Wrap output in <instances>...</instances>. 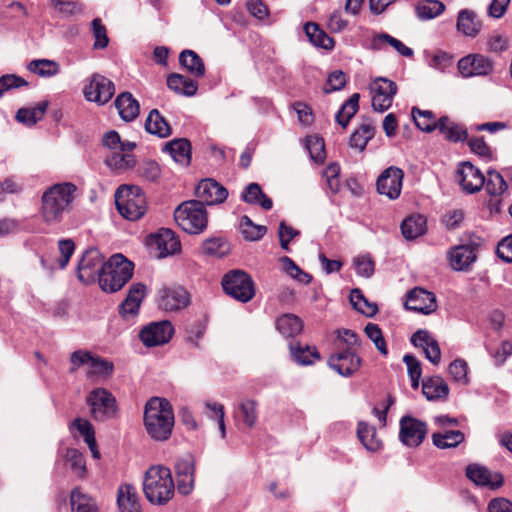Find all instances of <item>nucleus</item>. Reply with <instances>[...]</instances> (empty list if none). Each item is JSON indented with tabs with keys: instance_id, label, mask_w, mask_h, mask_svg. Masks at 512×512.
<instances>
[{
	"instance_id": "obj_1",
	"label": "nucleus",
	"mask_w": 512,
	"mask_h": 512,
	"mask_svg": "<svg viewBox=\"0 0 512 512\" xmlns=\"http://www.w3.org/2000/svg\"><path fill=\"white\" fill-rule=\"evenodd\" d=\"M144 427L155 441H166L174 427V413L170 402L165 398L152 397L144 407Z\"/></svg>"
},
{
	"instance_id": "obj_2",
	"label": "nucleus",
	"mask_w": 512,
	"mask_h": 512,
	"mask_svg": "<svg viewBox=\"0 0 512 512\" xmlns=\"http://www.w3.org/2000/svg\"><path fill=\"white\" fill-rule=\"evenodd\" d=\"M77 190L75 184L64 182L54 184L46 189L41 197L40 212L47 224H57L70 210Z\"/></svg>"
},
{
	"instance_id": "obj_3",
	"label": "nucleus",
	"mask_w": 512,
	"mask_h": 512,
	"mask_svg": "<svg viewBox=\"0 0 512 512\" xmlns=\"http://www.w3.org/2000/svg\"><path fill=\"white\" fill-rule=\"evenodd\" d=\"M174 482L170 469L164 466H152L145 473L143 491L152 504L167 503L174 495Z\"/></svg>"
},
{
	"instance_id": "obj_4",
	"label": "nucleus",
	"mask_w": 512,
	"mask_h": 512,
	"mask_svg": "<svg viewBox=\"0 0 512 512\" xmlns=\"http://www.w3.org/2000/svg\"><path fill=\"white\" fill-rule=\"evenodd\" d=\"M134 264L122 254L112 255L102 266V273L98 280L101 289L114 293L121 290L132 278Z\"/></svg>"
},
{
	"instance_id": "obj_5",
	"label": "nucleus",
	"mask_w": 512,
	"mask_h": 512,
	"mask_svg": "<svg viewBox=\"0 0 512 512\" xmlns=\"http://www.w3.org/2000/svg\"><path fill=\"white\" fill-rule=\"evenodd\" d=\"M115 204L118 212L130 221L140 219L146 212V198L137 186H120L115 193Z\"/></svg>"
},
{
	"instance_id": "obj_6",
	"label": "nucleus",
	"mask_w": 512,
	"mask_h": 512,
	"mask_svg": "<svg viewBox=\"0 0 512 512\" xmlns=\"http://www.w3.org/2000/svg\"><path fill=\"white\" fill-rule=\"evenodd\" d=\"M174 219L183 231L199 234L207 226V211L201 201L189 200L175 209Z\"/></svg>"
},
{
	"instance_id": "obj_7",
	"label": "nucleus",
	"mask_w": 512,
	"mask_h": 512,
	"mask_svg": "<svg viewBox=\"0 0 512 512\" xmlns=\"http://www.w3.org/2000/svg\"><path fill=\"white\" fill-rule=\"evenodd\" d=\"M224 292L234 299L247 302L254 295V283L251 277L241 270H232L222 278Z\"/></svg>"
},
{
	"instance_id": "obj_8",
	"label": "nucleus",
	"mask_w": 512,
	"mask_h": 512,
	"mask_svg": "<svg viewBox=\"0 0 512 512\" xmlns=\"http://www.w3.org/2000/svg\"><path fill=\"white\" fill-rule=\"evenodd\" d=\"M86 400L94 420L103 422L116 415V399L108 390L95 388L88 394Z\"/></svg>"
},
{
	"instance_id": "obj_9",
	"label": "nucleus",
	"mask_w": 512,
	"mask_h": 512,
	"mask_svg": "<svg viewBox=\"0 0 512 512\" xmlns=\"http://www.w3.org/2000/svg\"><path fill=\"white\" fill-rule=\"evenodd\" d=\"M372 96V107L377 112H385L393 102L397 93V85L394 81L384 77L374 79L369 85Z\"/></svg>"
},
{
	"instance_id": "obj_10",
	"label": "nucleus",
	"mask_w": 512,
	"mask_h": 512,
	"mask_svg": "<svg viewBox=\"0 0 512 512\" xmlns=\"http://www.w3.org/2000/svg\"><path fill=\"white\" fill-rule=\"evenodd\" d=\"M427 424L412 416L400 419L399 439L407 447H418L426 438Z\"/></svg>"
},
{
	"instance_id": "obj_11",
	"label": "nucleus",
	"mask_w": 512,
	"mask_h": 512,
	"mask_svg": "<svg viewBox=\"0 0 512 512\" xmlns=\"http://www.w3.org/2000/svg\"><path fill=\"white\" fill-rule=\"evenodd\" d=\"M174 334L170 321L152 322L140 330L139 337L146 347H155L168 343Z\"/></svg>"
},
{
	"instance_id": "obj_12",
	"label": "nucleus",
	"mask_w": 512,
	"mask_h": 512,
	"mask_svg": "<svg viewBox=\"0 0 512 512\" xmlns=\"http://www.w3.org/2000/svg\"><path fill=\"white\" fill-rule=\"evenodd\" d=\"M457 67L464 78L487 76L493 72L494 62L483 54L474 53L462 57Z\"/></svg>"
},
{
	"instance_id": "obj_13",
	"label": "nucleus",
	"mask_w": 512,
	"mask_h": 512,
	"mask_svg": "<svg viewBox=\"0 0 512 512\" xmlns=\"http://www.w3.org/2000/svg\"><path fill=\"white\" fill-rule=\"evenodd\" d=\"M104 263V258L98 249L86 250L78 264V279L84 283L94 282L96 278L99 280Z\"/></svg>"
},
{
	"instance_id": "obj_14",
	"label": "nucleus",
	"mask_w": 512,
	"mask_h": 512,
	"mask_svg": "<svg viewBox=\"0 0 512 512\" xmlns=\"http://www.w3.org/2000/svg\"><path fill=\"white\" fill-rule=\"evenodd\" d=\"M404 172L402 169L390 166L386 168L378 177L376 186L381 195H385L390 200L399 198L402 190Z\"/></svg>"
},
{
	"instance_id": "obj_15",
	"label": "nucleus",
	"mask_w": 512,
	"mask_h": 512,
	"mask_svg": "<svg viewBox=\"0 0 512 512\" xmlns=\"http://www.w3.org/2000/svg\"><path fill=\"white\" fill-rule=\"evenodd\" d=\"M83 93L88 101L103 105L113 97L115 86L110 79L100 74H93L89 84L84 87Z\"/></svg>"
},
{
	"instance_id": "obj_16",
	"label": "nucleus",
	"mask_w": 512,
	"mask_h": 512,
	"mask_svg": "<svg viewBox=\"0 0 512 512\" xmlns=\"http://www.w3.org/2000/svg\"><path fill=\"white\" fill-rule=\"evenodd\" d=\"M195 194L196 201H201L203 206L216 205L227 199L228 190L214 179H204L197 185Z\"/></svg>"
},
{
	"instance_id": "obj_17",
	"label": "nucleus",
	"mask_w": 512,
	"mask_h": 512,
	"mask_svg": "<svg viewBox=\"0 0 512 512\" xmlns=\"http://www.w3.org/2000/svg\"><path fill=\"white\" fill-rule=\"evenodd\" d=\"M158 303L165 311H179L190 304V294L181 286L165 287L159 291Z\"/></svg>"
},
{
	"instance_id": "obj_18",
	"label": "nucleus",
	"mask_w": 512,
	"mask_h": 512,
	"mask_svg": "<svg viewBox=\"0 0 512 512\" xmlns=\"http://www.w3.org/2000/svg\"><path fill=\"white\" fill-rule=\"evenodd\" d=\"M456 181L462 189L469 193L479 191L485 184V177L482 172L470 162H463L456 172Z\"/></svg>"
},
{
	"instance_id": "obj_19",
	"label": "nucleus",
	"mask_w": 512,
	"mask_h": 512,
	"mask_svg": "<svg viewBox=\"0 0 512 512\" xmlns=\"http://www.w3.org/2000/svg\"><path fill=\"white\" fill-rule=\"evenodd\" d=\"M405 307L418 313L430 314L437 309L436 296L433 292L416 287L408 293Z\"/></svg>"
},
{
	"instance_id": "obj_20",
	"label": "nucleus",
	"mask_w": 512,
	"mask_h": 512,
	"mask_svg": "<svg viewBox=\"0 0 512 512\" xmlns=\"http://www.w3.org/2000/svg\"><path fill=\"white\" fill-rule=\"evenodd\" d=\"M466 476L476 485L495 490L503 485V476L498 472H491L486 467L471 464L466 468Z\"/></svg>"
},
{
	"instance_id": "obj_21",
	"label": "nucleus",
	"mask_w": 512,
	"mask_h": 512,
	"mask_svg": "<svg viewBox=\"0 0 512 512\" xmlns=\"http://www.w3.org/2000/svg\"><path fill=\"white\" fill-rule=\"evenodd\" d=\"M361 359L350 349L332 354L328 359V365L342 376H350L358 370Z\"/></svg>"
},
{
	"instance_id": "obj_22",
	"label": "nucleus",
	"mask_w": 512,
	"mask_h": 512,
	"mask_svg": "<svg viewBox=\"0 0 512 512\" xmlns=\"http://www.w3.org/2000/svg\"><path fill=\"white\" fill-rule=\"evenodd\" d=\"M411 342L415 347H419L425 353L426 358L433 363L438 365L441 360V350L438 342L427 330H418L412 337Z\"/></svg>"
},
{
	"instance_id": "obj_23",
	"label": "nucleus",
	"mask_w": 512,
	"mask_h": 512,
	"mask_svg": "<svg viewBox=\"0 0 512 512\" xmlns=\"http://www.w3.org/2000/svg\"><path fill=\"white\" fill-rule=\"evenodd\" d=\"M448 257L453 270L467 271L477 256L475 247L465 244L450 249Z\"/></svg>"
},
{
	"instance_id": "obj_24",
	"label": "nucleus",
	"mask_w": 512,
	"mask_h": 512,
	"mask_svg": "<svg viewBox=\"0 0 512 512\" xmlns=\"http://www.w3.org/2000/svg\"><path fill=\"white\" fill-rule=\"evenodd\" d=\"M151 238V244L157 247L160 257H166L180 251V241L170 229L162 228L158 233L152 235Z\"/></svg>"
},
{
	"instance_id": "obj_25",
	"label": "nucleus",
	"mask_w": 512,
	"mask_h": 512,
	"mask_svg": "<svg viewBox=\"0 0 512 512\" xmlns=\"http://www.w3.org/2000/svg\"><path fill=\"white\" fill-rule=\"evenodd\" d=\"M145 293L146 286L144 284H133L129 289L127 297L119 307L120 314L123 317H133L137 315Z\"/></svg>"
},
{
	"instance_id": "obj_26",
	"label": "nucleus",
	"mask_w": 512,
	"mask_h": 512,
	"mask_svg": "<svg viewBox=\"0 0 512 512\" xmlns=\"http://www.w3.org/2000/svg\"><path fill=\"white\" fill-rule=\"evenodd\" d=\"M117 505L121 512H141L136 488L132 484H123L118 488Z\"/></svg>"
},
{
	"instance_id": "obj_27",
	"label": "nucleus",
	"mask_w": 512,
	"mask_h": 512,
	"mask_svg": "<svg viewBox=\"0 0 512 512\" xmlns=\"http://www.w3.org/2000/svg\"><path fill=\"white\" fill-rule=\"evenodd\" d=\"M482 28V22L475 12L469 9L459 11L457 17V29L468 37H475Z\"/></svg>"
},
{
	"instance_id": "obj_28",
	"label": "nucleus",
	"mask_w": 512,
	"mask_h": 512,
	"mask_svg": "<svg viewBox=\"0 0 512 512\" xmlns=\"http://www.w3.org/2000/svg\"><path fill=\"white\" fill-rule=\"evenodd\" d=\"M165 151H168L173 160L185 167L191 162V144L185 138L174 139L165 144Z\"/></svg>"
},
{
	"instance_id": "obj_29",
	"label": "nucleus",
	"mask_w": 512,
	"mask_h": 512,
	"mask_svg": "<svg viewBox=\"0 0 512 512\" xmlns=\"http://www.w3.org/2000/svg\"><path fill=\"white\" fill-rule=\"evenodd\" d=\"M115 106L119 116L126 122L133 121L139 115V103L130 92L119 94Z\"/></svg>"
},
{
	"instance_id": "obj_30",
	"label": "nucleus",
	"mask_w": 512,
	"mask_h": 512,
	"mask_svg": "<svg viewBox=\"0 0 512 512\" xmlns=\"http://www.w3.org/2000/svg\"><path fill=\"white\" fill-rule=\"evenodd\" d=\"M422 393L429 401L445 399L449 394V387L440 376H433L423 380Z\"/></svg>"
},
{
	"instance_id": "obj_31",
	"label": "nucleus",
	"mask_w": 512,
	"mask_h": 512,
	"mask_svg": "<svg viewBox=\"0 0 512 512\" xmlns=\"http://www.w3.org/2000/svg\"><path fill=\"white\" fill-rule=\"evenodd\" d=\"M167 86L175 93L187 97L194 96L198 90L196 81L178 73H172L167 77Z\"/></svg>"
},
{
	"instance_id": "obj_32",
	"label": "nucleus",
	"mask_w": 512,
	"mask_h": 512,
	"mask_svg": "<svg viewBox=\"0 0 512 512\" xmlns=\"http://www.w3.org/2000/svg\"><path fill=\"white\" fill-rule=\"evenodd\" d=\"M427 229L426 218L420 214L410 215L401 223V232L405 239L414 240L422 236Z\"/></svg>"
},
{
	"instance_id": "obj_33",
	"label": "nucleus",
	"mask_w": 512,
	"mask_h": 512,
	"mask_svg": "<svg viewBox=\"0 0 512 512\" xmlns=\"http://www.w3.org/2000/svg\"><path fill=\"white\" fill-rule=\"evenodd\" d=\"M438 130L445 139L452 142L464 141L468 138L466 128L462 124L452 121L447 116L438 119Z\"/></svg>"
},
{
	"instance_id": "obj_34",
	"label": "nucleus",
	"mask_w": 512,
	"mask_h": 512,
	"mask_svg": "<svg viewBox=\"0 0 512 512\" xmlns=\"http://www.w3.org/2000/svg\"><path fill=\"white\" fill-rule=\"evenodd\" d=\"M289 349L293 360L299 365H312L320 359V354L315 346L291 343Z\"/></svg>"
},
{
	"instance_id": "obj_35",
	"label": "nucleus",
	"mask_w": 512,
	"mask_h": 512,
	"mask_svg": "<svg viewBox=\"0 0 512 512\" xmlns=\"http://www.w3.org/2000/svg\"><path fill=\"white\" fill-rule=\"evenodd\" d=\"M145 130L159 138H166L172 133L169 123L157 109L151 110L148 114L145 121Z\"/></svg>"
},
{
	"instance_id": "obj_36",
	"label": "nucleus",
	"mask_w": 512,
	"mask_h": 512,
	"mask_svg": "<svg viewBox=\"0 0 512 512\" xmlns=\"http://www.w3.org/2000/svg\"><path fill=\"white\" fill-rule=\"evenodd\" d=\"M385 45H390L393 47L400 55L404 57H412L413 50L403 44L400 40L392 37L387 33H379L372 37L371 39V49L373 50H382Z\"/></svg>"
},
{
	"instance_id": "obj_37",
	"label": "nucleus",
	"mask_w": 512,
	"mask_h": 512,
	"mask_svg": "<svg viewBox=\"0 0 512 512\" xmlns=\"http://www.w3.org/2000/svg\"><path fill=\"white\" fill-rule=\"evenodd\" d=\"M276 328L282 336L293 338L303 330V321L297 315L287 313L277 319Z\"/></svg>"
},
{
	"instance_id": "obj_38",
	"label": "nucleus",
	"mask_w": 512,
	"mask_h": 512,
	"mask_svg": "<svg viewBox=\"0 0 512 512\" xmlns=\"http://www.w3.org/2000/svg\"><path fill=\"white\" fill-rule=\"evenodd\" d=\"M304 32L308 37L309 41L316 47H320L326 50H332L334 48V40L327 35L318 24L314 22H307L304 25Z\"/></svg>"
},
{
	"instance_id": "obj_39",
	"label": "nucleus",
	"mask_w": 512,
	"mask_h": 512,
	"mask_svg": "<svg viewBox=\"0 0 512 512\" xmlns=\"http://www.w3.org/2000/svg\"><path fill=\"white\" fill-rule=\"evenodd\" d=\"M70 505L72 512H98V506L93 497L75 487L70 493Z\"/></svg>"
},
{
	"instance_id": "obj_40",
	"label": "nucleus",
	"mask_w": 512,
	"mask_h": 512,
	"mask_svg": "<svg viewBox=\"0 0 512 512\" xmlns=\"http://www.w3.org/2000/svg\"><path fill=\"white\" fill-rule=\"evenodd\" d=\"M179 63L196 77H202L205 74L204 62L193 50H183L179 55Z\"/></svg>"
},
{
	"instance_id": "obj_41",
	"label": "nucleus",
	"mask_w": 512,
	"mask_h": 512,
	"mask_svg": "<svg viewBox=\"0 0 512 512\" xmlns=\"http://www.w3.org/2000/svg\"><path fill=\"white\" fill-rule=\"evenodd\" d=\"M357 435L362 445L368 451H378L382 446V442L377 436L376 429L365 422L358 423Z\"/></svg>"
},
{
	"instance_id": "obj_42",
	"label": "nucleus",
	"mask_w": 512,
	"mask_h": 512,
	"mask_svg": "<svg viewBox=\"0 0 512 512\" xmlns=\"http://www.w3.org/2000/svg\"><path fill=\"white\" fill-rule=\"evenodd\" d=\"M47 107L48 101H42L35 107L20 108L16 113V120L20 123L32 126L42 119Z\"/></svg>"
},
{
	"instance_id": "obj_43",
	"label": "nucleus",
	"mask_w": 512,
	"mask_h": 512,
	"mask_svg": "<svg viewBox=\"0 0 512 512\" xmlns=\"http://www.w3.org/2000/svg\"><path fill=\"white\" fill-rule=\"evenodd\" d=\"M202 251L207 256L222 258L230 253L229 242L222 237H212L202 243Z\"/></svg>"
},
{
	"instance_id": "obj_44",
	"label": "nucleus",
	"mask_w": 512,
	"mask_h": 512,
	"mask_svg": "<svg viewBox=\"0 0 512 512\" xmlns=\"http://www.w3.org/2000/svg\"><path fill=\"white\" fill-rule=\"evenodd\" d=\"M415 10L419 19L430 20L442 14L445 5L438 0H422L417 3Z\"/></svg>"
},
{
	"instance_id": "obj_45",
	"label": "nucleus",
	"mask_w": 512,
	"mask_h": 512,
	"mask_svg": "<svg viewBox=\"0 0 512 512\" xmlns=\"http://www.w3.org/2000/svg\"><path fill=\"white\" fill-rule=\"evenodd\" d=\"M433 444L440 449L454 448L464 441V434L459 430H447L432 435Z\"/></svg>"
},
{
	"instance_id": "obj_46",
	"label": "nucleus",
	"mask_w": 512,
	"mask_h": 512,
	"mask_svg": "<svg viewBox=\"0 0 512 512\" xmlns=\"http://www.w3.org/2000/svg\"><path fill=\"white\" fill-rule=\"evenodd\" d=\"M412 117L414 119L415 125L421 131L429 133L438 129V120H436L435 115L429 110H421L419 108L413 107Z\"/></svg>"
},
{
	"instance_id": "obj_47",
	"label": "nucleus",
	"mask_w": 512,
	"mask_h": 512,
	"mask_svg": "<svg viewBox=\"0 0 512 512\" xmlns=\"http://www.w3.org/2000/svg\"><path fill=\"white\" fill-rule=\"evenodd\" d=\"M360 95L354 93L350 98L341 106L340 110L336 114V121L345 128L350 119L357 113L359 109Z\"/></svg>"
},
{
	"instance_id": "obj_48",
	"label": "nucleus",
	"mask_w": 512,
	"mask_h": 512,
	"mask_svg": "<svg viewBox=\"0 0 512 512\" xmlns=\"http://www.w3.org/2000/svg\"><path fill=\"white\" fill-rule=\"evenodd\" d=\"M349 298L352 306L367 317H373L378 312L377 305L369 302L360 289H353Z\"/></svg>"
},
{
	"instance_id": "obj_49",
	"label": "nucleus",
	"mask_w": 512,
	"mask_h": 512,
	"mask_svg": "<svg viewBox=\"0 0 512 512\" xmlns=\"http://www.w3.org/2000/svg\"><path fill=\"white\" fill-rule=\"evenodd\" d=\"M280 262L283 271L297 282L306 285L312 281V276L303 271L290 257L282 256Z\"/></svg>"
},
{
	"instance_id": "obj_50",
	"label": "nucleus",
	"mask_w": 512,
	"mask_h": 512,
	"mask_svg": "<svg viewBox=\"0 0 512 512\" xmlns=\"http://www.w3.org/2000/svg\"><path fill=\"white\" fill-rule=\"evenodd\" d=\"M28 70L41 77H51L59 73V64L48 59L32 60L28 64Z\"/></svg>"
},
{
	"instance_id": "obj_51",
	"label": "nucleus",
	"mask_w": 512,
	"mask_h": 512,
	"mask_svg": "<svg viewBox=\"0 0 512 512\" xmlns=\"http://www.w3.org/2000/svg\"><path fill=\"white\" fill-rule=\"evenodd\" d=\"M50 4L64 17L83 14L84 6L78 0H50Z\"/></svg>"
},
{
	"instance_id": "obj_52",
	"label": "nucleus",
	"mask_w": 512,
	"mask_h": 512,
	"mask_svg": "<svg viewBox=\"0 0 512 512\" xmlns=\"http://www.w3.org/2000/svg\"><path fill=\"white\" fill-rule=\"evenodd\" d=\"M65 458L70 464L72 472L78 478L83 479L86 475V462L83 454L75 448H69L66 451Z\"/></svg>"
},
{
	"instance_id": "obj_53",
	"label": "nucleus",
	"mask_w": 512,
	"mask_h": 512,
	"mask_svg": "<svg viewBox=\"0 0 512 512\" xmlns=\"http://www.w3.org/2000/svg\"><path fill=\"white\" fill-rule=\"evenodd\" d=\"M114 365L111 361L92 354V360L87 372L88 377L96 375L100 377H110L113 374Z\"/></svg>"
},
{
	"instance_id": "obj_54",
	"label": "nucleus",
	"mask_w": 512,
	"mask_h": 512,
	"mask_svg": "<svg viewBox=\"0 0 512 512\" xmlns=\"http://www.w3.org/2000/svg\"><path fill=\"white\" fill-rule=\"evenodd\" d=\"M374 136V127L365 123L360 126L350 137V146L364 150L368 141Z\"/></svg>"
},
{
	"instance_id": "obj_55",
	"label": "nucleus",
	"mask_w": 512,
	"mask_h": 512,
	"mask_svg": "<svg viewBox=\"0 0 512 512\" xmlns=\"http://www.w3.org/2000/svg\"><path fill=\"white\" fill-rule=\"evenodd\" d=\"M306 148L314 162L321 163L326 157L324 139L318 135H310L306 138Z\"/></svg>"
},
{
	"instance_id": "obj_56",
	"label": "nucleus",
	"mask_w": 512,
	"mask_h": 512,
	"mask_svg": "<svg viewBox=\"0 0 512 512\" xmlns=\"http://www.w3.org/2000/svg\"><path fill=\"white\" fill-rule=\"evenodd\" d=\"M487 174L488 178L485 182L487 193L492 196H499L503 194L508 187L503 176L495 170H489Z\"/></svg>"
},
{
	"instance_id": "obj_57",
	"label": "nucleus",
	"mask_w": 512,
	"mask_h": 512,
	"mask_svg": "<svg viewBox=\"0 0 512 512\" xmlns=\"http://www.w3.org/2000/svg\"><path fill=\"white\" fill-rule=\"evenodd\" d=\"M136 161L132 154L123 153L119 151L112 152V155L107 157L106 164L115 170H125L135 165Z\"/></svg>"
},
{
	"instance_id": "obj_58",
	"label": "nucleus",
	"mask_w": 512,
	"mask_h": 512,
	"mask_svg": "<svg viewBox=\"0 0 512 512\" xmlns=\"http://www.w3.org/2000/svg\"><path fill=\"white\" fill-rule=\"evenodd\" d=\"M448 372L455 382L461 385H467L469 383L468 365L463 359L452 361L448 367Z\"/></svg>"
},
{
	"instance_id": "obj_59",
	"label": "nucleus",
	"mask_w": 512,
	"mask_h": 512,
	"mask_svg": "<svg viewBox=\"0 0 512 512\" xmlns=\"http://www.w3.org/2000/svg\"><path fill=\"white\" fill-rule=\"evenodd\" d=\"M238 421L247 427H252L256 420L255 402L253 400H244L239 404V411L236 415Z\"/></svg>"
},
{
	"instance_id": "obj_60",
	"label": "nucleus",
	"mask_w": 512,
	"mask_h": 512,
	"mask_svg": "<svg viewBox=\"0 0 512 512\" xmlns=\"http://www.w3.org/2000/svg\"><path fill=\"white\" fill-rule=\"evenodd\" d=\"M92 32L95 38L94 48L96 49H104L108 46L109 39L107 36V29L102 24L100 18H95L91 23Z\"/></svg>"
},
{
	"instance_id": "obj_61",
	"label": "nucleus",
	"mask_w": 512,
	"mask_h": 512,
	"mask_svg": "<svg viewBox=\"0 0 512 512\" xmlns=\"http://www.w3.org/2000/svg\"><path fill=\"white\" fill-rule=\"evenodd\" d=\"M73 426L84 437V440L87 443V445L89 446V448L93 449L96 446V440H95L94 428H93L92 424L88 420L76 418L73 421Z\"/></svg>"
},
{
	"instance_id": "obj_62",
	"label": "nucleus",
	"mask_w": 512,
	"mask_h": 512,
	"mask_svg": "<svg viewBox=\"0 0 512 512\" xmlns=\"http://www.w3.org/2000/svg\"><path fill=\"white\" fill-rule=\"evenodd\" d=\"M365 333L367 337L375 344L377 350L381 354L387 355L388 351L386 343L379 326L377 324L369 323L365 327Z\"/></svg>"
},
{
	"instance_id": "obj_63",
	"label": "nucleus",
	"mask_w": 512,
	"mask_h": 512,
	"mask_svg": "<svg viewBox=\"0 0 512 512\" xmlns=\"http://www.w3.org/2000/svg\"><path fill=\"white\" fill-rule=\"evenodd\" d=\"M347 79L345 73L340 70L333 71L323 87L325 93H332L341 90L346 85Z\"/></svg>"
},
{
	"instance_id": "obj_64",
	"label": "nucleus",
	"mask_w": 512,
	"mask_h": 512,
	"mask_svg": "<svg viewBox=\"0 0 512 512\" xmlns=\"http://www.w3.org/2000/svg\"><path fill=\"white\" fill-rule=\"evenodd\" d=\"M139 175L149 182H154L160 178L161 169L157 162L149 160L143 162L138 169Z\"/></svg>"
}]
</instances>
